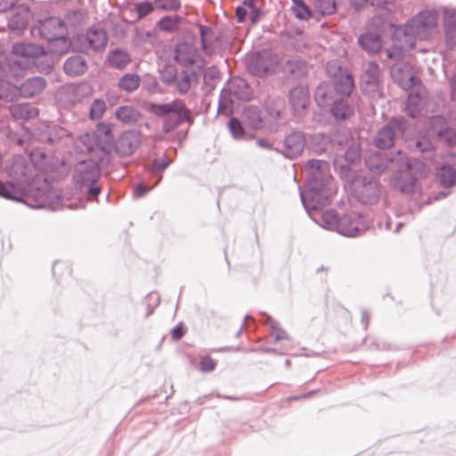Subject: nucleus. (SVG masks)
<instances>
[{
  "label": "nucleus",
  "mask_w": 456,
  "mask_h": 456,
  "mask_svg": "<svg viewBox=\"0 0 456 456\" xmlns=\"http://www.w3.org/2000/svg\"><path fill=\"white\" fill-rule=\"evenodd\" d=\"M328 167V162L321 159H310L306 164V186L300 191V200L308 215L329 203L327 185L330 176Z\"/></svg>",
  "instance_id": "nucleus-1"
},
{
  "label": "nucleus",
  "mask_w": 456,
  "mask_h": 456,
  "mask_svg": "<svg viewBox=\"0 0 456 456\" xmlns=\"http://www.w3.org/2000/svg\"><path fill=\"white\" fill-rule=\"evenodd\" d=\"M147 110L155 117L161 118V131L166 134L171 133L184 122L188 124V127L194 123L192 111L186 107L183 100L181 99H175L167 103L151 102ZM188 129L183 134L182 139L186 136Z\"/></svg>",
  "instance_id": "nucleus-2"
},
{
  "label": "nucleus",
  "mask_w": 456,
  "mask_h": 456,
  "mask_svg": "<svg viewBox=\"0 0 456 456\" xmlns=\"http://www.w3.org/2000/svg\"><path fill=\"white\" fill-rule=\"evenodd\" d=\"M104 161L103 157L97 159H89L78 162L73 174L76 190L85 193L89 200H94L102 191L97 183L101 177L100 164Z\"/></svg>",
  "instance_id": "nucleus-3"
},
{
  "label": "nucleus",
  "mask_w": 456,
  "mask_h": 456,
  "mask_svg": "<svg viewBox=\"0 0 456 456\" xmlns=\"http://www.w3.org/2000/svg\"><path fill=\"white\" fill-rule=\"evenodd\" d=\"M312 219L326 230L337 232L346 237H357L362 229L360 228L361 216L345 214L339 216L336 209H328L322 212L319 217L309 215Z\"/></svg>",
  "instance_id": "nucleus-4"
},
{
  "label": "nucleus",
  "mask_w": 456,
  "mask_h": 456,
  "mask_svg": "<svg viewBox=\"0 0 456 456\" xmlns=\"http://www.w3.org/2000/svg\"><path fill=\"white\" fill-rule=\"evenodd\" d=\"M12 53L27 61H31L40 73L49 74L53 69L55 52L47 53L44 46L33 43L16 42L12 46Z\"/></svg>",
  "instance_id": "nucleus-5"
},
{
  "label": "nucleus",
  "mask_w": 456,
  "mask_h": 456,
  "mask_svg": "<svg viewBox=\"0 0 456 456\" xmlns=\"http://www.w3.org/2000/svg\"><path fill=\"white\" fill-rule=\"evenodd\" d=\"M352 196L363 205H374L379 201L381 196V184L375 176L354 175L348 180Z\"/></svg>",
  "instance_id": "nucleus-6"
},
{
  "label": "nucleus",
  "mask_w": 456,
  "mask_h": 456,
  "mask_svg": "<svg viewBox=\"0 0 456 456\" xmlns=\"http://www.w3.org/2000/svg\"><path fill=\"white\" fill-rule=\"evenodd\" d=\"M66 26L60 18L49 17L45 19L39 27V34L45 39L51 47L52 52L62 55L70 47L71 42L65 35Z\"/></svg>",
  "instance_id": "nucleus-7"
},
{
  "label": "nucleus",
  "mask_w": 456,
  "mask_h": 456,
  "mask_svg": "<svg viewBox=\"0 0 456 456\" xmlns=\"http://www.w3.org/2000/svg\"><path fill=\"white\" fill-rule=\"evenodd\" d=\"M395 160L400 167H404L405 171H397L391 179L394 189L407 195L413 194L417 177L411 174L414 167H425V164L414 158L406 157L401 151H397Z\"/></svg>",
  "instance_id": "nucleus-8"
},
{
  "label": "nucleus",
  "mask_w": 456,
  "mask_h": 456,
  "mask_svg": "<svg viewBox=\"0 0 456 456\" xmlns=\"http://www.w3.org/2000/svg\"><path fill=\"white\" fill-rule=\"evenodd\" d=\"M201 74L200 69H183L181 72L175 67H168L160 71V81L167 86L173 87L183 95L189 92L193 84H197Z\"/></svg>",
  "instance_id": "nucleus-9"
},
{
  "label": "nucleus",
  "mask_w": 456,
  "mask_h": 456,
  "mask_svg": "<svg viewBox=\"0 0 456 456\" xmlns=\"http://www.w3.org/2000/svg\"><path fill=\"white\" fill-rule=\"evenodd\" d=\"M108 33L102 28H91L86 35H78L70 44L73 51L88 53L102 51L108 43Z\"/></svg>",
  "instance_id": "nucleus-10"
},
{
  "label": "nucleus",
  "mask_w": 456,
  "mask_h": 456,
  "mask_svg": "<svg viewBox=\"0 0 456 456\" xmlns=\"http://www.w3.org/2000/svg\"><path fill=\"white\" fill-rule=\"evenodd\" d=\"M361 159L362 150L360 144L351 141L347 144L343 155L339 156L337 154L334 159V167L338 170L341 180H348L355 175L353 167L358 166Z\"/></svg>",
  "instance_id": "nucleus-11"
},
{
  "label": "nucleus",
  "mask_w": 456,
  "mask_h": 456,
  "mask_svg": "<svg viewBox=\"0 0 456 456\" xmlns=\"http://www.w3.org/2000/svg\"><path fill=\"white\" fill-rule=\"evenodd\" d=\"M406 121L403 118H392L381 126L374 137V145L379 150H388L395 144L396 133H403Z\"/></svg>",
  "instance_id": "nucleus-12"
},
{
  "label": "nucleus",
  "mask_w": 456,
  "mask_h": 456,
  "mask_svg": "<svg viewBox=\"0 0 456 456\" xmlns=\"http://www.w3.org/2000/svg\"><path fill=\"white\" fill-rule=\"evenodd\" d=\"M246 68L252 76L265 77L272 73L273 69L272 53L267 50L254 53L248 58Z\"/></svg>",
  "instance_id": "nucleus-13"
},
{
  "label": "nucleus",
  "mask_w": 456,
  "mask_h": 456,
  "mask_svg": "<svg viewBox=\"0 0 456 456\" xmlns=\"http://www.w3.org/2000/svg\"><path fill=\"white\" fill-rule=\"evenodd\" d=\"M141 144V133L137 130H126L121 133L114 142L113 151L119 158L132 156Z\"/></svg>",
  "instance_id": "nucleus-14"
},
{
  "label": "nucleus",
  "mask_w": 456,
  "mask_h": 456,
  "mask_svg": "<svg viewBox=\"0 0 456 456\" xmlns=\"http://www.w3.org/2000/svg\"><path fill=\"white\" fill-rule=\"evenodd\" d=\"M7 175L16 183L24 184L32 177V169L25 157L14 155L5 167Z\"/></svg>",
  "instance_id": "nucleus-15"
},
{
  "label": "nucleus",
  "mask_w": 456,
  "mask_h": 456,
  "mask_svg": "<svg viewBox=\"0 0 456 456\" xmlns=\"http://www.w3.org/2000/svg\"><path fill=\"white\" fill-rule=\"evenodd\" d=\"M430 131L437 142L444 143L445 146H456V130L451 128L446 119L436 115L430 118Z\"/></svg>",
  "instance_id": "nucleus-16"
},
{
  "label": "nucleus",
  "mask_w": 456,
  "mask_h": 456,
  "mask_svg": "<svg viewBox=\"0 0 456 456\" xmlns=\"http://www.w3.org/2000/svg\"><path fill=\"white\" fill-rule=\"evenodd\" d=\"M437 24V13L435 11H422L411 20L410 27H406L404 37H411V34H416L420 37L421 34H426L429 30L436 28Z\"/></svg>",
  "instance_id": "nucleus-17"
},
{
  "label": "nucleus",
  "mask_w": 456,
  "mask_h": 456,
  "mask_svg": "<svg viewBox=\"0 0 456 456\" xmlns=\"http://www.w3.org/2000/svg\"><path fill=\"white\" fill-rule=\"evenodd\" d=\"M94 141L98 150L104 154V159H107V162H109L115 142L111 124L104 122L98 123L94 133Z\"/></svg>",
  "instance_id": "nucleus-18"
},
{
  "label": "nucleus",
  "mask_w": 456,
  "mask_h": 456,
  "mask_svg": "<svg viewBox=\"0 0 456 456\" xmlns=\"http://www.w3.org/2000/svg\"><path fill=\"white\" fill-rule=\"evenodd\" d=\"M328 73L334 79V90L341 97H348L353 92L354 83L353 76L340 66H329Z\"/></svg>",
  "instance_id": "nucleus-19"
},
{
  "label": "nucleus",
  "mask_w": 456,
  "mask_h": 456,
  "mask_svg": "<svg viewBox=\"0 0 456 456\" xmlns=\"http://www.w3.org/2000/svg\"><path fill=\"white\" fill-rule=\"evenodd\" d=\"M391 76L395 83L404 90L412 88L419 82L413 73V67L409 62L394 64L391 67Z\"/></svg>",
  "instance_id": "nucleus-20"
},
{
  "label": "nucleus",
  "mask_w": 456,
  "mask_h": 456,
  "mask_svg": "<svg viewBox=\"0 0 456 456\" xmlns=\"http://www.w3.org/2000/svg\"><path fill=\"white\" fill-rule=\"evenodd\" d=\"M380 69L376 61H369L361 76L362 89L364 93L375 96L380 91Z\"/></svg>",
  "instance_id": "nucleus-21"
},
{
  "label": "nucleus",
  "mask_w": 456,
  "mask_h": 456,
  "mask_svg": "<svg viewBox=\"0 0 456 456\" xmlns=\"http://www.w3.org/2000/svg\"><path fill=\"white\" fill-rule=\"evenodd\" d=\"M309 71L308 63L298 56H294L286 61L283 66V74L288 81L300 84Z\"/></svg>",
  "instance_id": "nucleus-22"
},
{
  "label": "nucleus",
  "mask_w": 456,
  "mask_h": 456,
  "mask_svg": "<svg viewBox=\"0 0 456 456\" xmlns=\"http://www.w3.org/2000/svg\"><path fill=\"white\" fill-rule=\"evenodd\" d=\"M305 145V134L300 131H295L285 137L282 150L276 151L282 153L287 159H293L302 154Z\"/></svg>",
  "instance_id": "nucleus-23"
},
{
  "label": "nucleus",
  "mask_w": 456,
  "mask_h": 456,
  "mask_svg": "<svg viewBox=\"0 0 456 456\" xmlns=\"http://www.w3.org/2000/svg\"><path fill=\"white\" fill-rule=\"evenodd\" d=\"M394 160L393 158L388 159L386 153L376 151L368 155L364 163L366 168L373 175L372 176L379 178L388 167V162Z\"/></svg>",
  "instance_id": "nucleus-24"
},
{
  "label": "nucleus",
  "mask_w": 456,
  "mask_h": 456,
  "mask_svg": "<svg viewBox=\"0 0 456 456\" xmlns=\"http://www.w3.org/2000/svg\"><path fill=\"white\" fill-rule=\"evenodd\" d=\"M358 44L369 55L376 54L382 48L381 36L377 31H366L358 37Z\"/></svg>",
  "instance_id": "nucleus-25"
},
{
  "label": "nucleus",
  "mask_w": 456,
  "mask_h": 456,
  "mask_svg": "<svg viewBox=\"0 0 456 456\" xmlns=\"http://www.w3.org/2000/svg\"><path fill=\"white\" fill-rule=\"evenodd\" d=\"M175 61L183 69H193L196 61V50L188 43L178 44L175 51Z\"/></svg>",
  "instance_id": "nucleus-26"
},
{
  "label": "nucleus",
  "mask_w": 456,
  "mask_h": 456,
  "mask_svg": "<svg viewBox=\"0 0 456 456\" xmlns=\"http://www.w3.org/2000/svg\"><path fill=\"white\" fill-rule=\"evenodd\" d=\"M69 136V132L58 125L47 126L39 134V141L51 146H56L61 141Z\"/></svg>",
  "instance_id": "nucleus-27"
},
{
  "label": "nucleus",
  "mask_w": 456,
  "mask_h": 456,
  "mask_svg": "<svg viewBox=\"0 0 456 456\" xmlns=\"http://www.w3.org/2000/svg\"><path fill=\"white\" fill-rule=\"evenodd\" d=\"M46 86V81L42 77L27 78L20 86V97L32 98L40 94Z\"/></svg>",
  "instance_id": "nucleus-28"
},
{
  "label": "nucleus",
  "mask_w": 456,
  "mask_h": 456,
  "mask_svg": "<svg viewBox=\"0 0 456 456\" xmlns=\"http://www.w3.org/2000/svg\"><path fill=\"white\" fill-rule=\"evenodd\" d=\"M330 113L337 121L346 120L354 114V108L346 100L336 98L330 105Z\"/></svg>",
  "instance_id": "nucleus-29"
},
{
  "label": "nucleus",
  "mask_w": 456,
  "mask_h": 456,
  "mask_svg": "<svg viewBox=\"0 0 456 456\" xmlns=\"http://www.w3.org/2000/svg\"><path fill=\"white\" fill-rule=\"evenodd\" d=\"M64 72L69 77H78L87 70L86 59L81 55H72L63 64Z\"/></svg>",
  "instance_id": "nucleus-30"
},
{
  "label": "nucleus",
  "mask_w": 456,
  "mask_h": 456,
  "mask_svg": "<svg viewBox=\"0 0 456 456\" xmlns=\"http://www.w3.org/2000/svg\"><path fill=\"white\" fill-rule=\"evenodd\" d=\"M314 101L321 108H325L336 99L335 92L332 86L328 83H321L314 92Z\"/></svg>",
  "instance_id": "nucleus-31"
},
{
  "label": "nucleus",
  "mask_w": 456,
  "mask_h": 456,
  "mask_svg": "<svg viewBox=\"0 0 456 456\" xmlns=\"http://www.w3.org/2000/svg\"><path fill=\"white\" fill-rule=\"evenodd\" d=\"M229 91L239 101L248 102L252 97L250 86L241 77H234L232 80Z\"/></svg>",
  "instance_id": "nucleus-32"
},
{
  "label": "nucleus",
  "mask_w": 456,
  "mask_h": 456,
  "mask_svg": "<svg viewBox=\"0 0 456 456\" xmlns=\"http://www.w3.org/2000/svg\"><path fill=\"white\" fill-rule=\"evenodd\" d=\"M107 61L112 68L123 69L131 62V56L126 49L115 48L109 51Z\"/></svg>",
  "instance_id": "nucleus-33"
},
{
  "label": "nucleus",
  "mask_w": 456,
  "mask_h": 456,
  "mask_svg": "<svg viewBox=\"0 0 456 456\" xmlns=\"http://www.w3.org/2000/svg\"><path fill=\"white\" fill-rule=\"evenodd\" d=\"M436 179L444 188H452L456 185V168L448 163L443 164L436 170Z\"/></svg>",
  "instance_id": "nucleus-34"
},
{
  "label": "nucleus",
  "mask_w": 456,
  "mask_h": 456,
  "mask_svg": "<svg viewBox=\"0 0 456 456\" xmlns=\"http://www.w3.org/2000/svg\"><path fill=\"white\" fill-rule=\"evenodd\" d=\"M29 16V8L25 5H20L8 20V27L11 30H23L28 22Z\"/></svg>",
  "instance_id": "nucleus-35"
},
{
  "label": "nucleus",
  "mask_w": 456,
  "mask_h": 456,
  "mask_svg": "<svg viewBox=\"0 0 456 456\" xmlns=\"http://www.w3.org/2000/svg\"><path fill=\"white\" fill-rule=\"evenodd\" d=\"M289 101L297 111L306 109L308 102L307 91L303 86H294L289 91Z\"/></svg>",
  "instance_id": "nucleus-36"
},
{
  "label": "nucleus",
  "mask_w": 456,
  "mask_h": 456,
  "mask_svg": "<svg viewBox=\"0 0 456 456\" xmlns=\"http://www.w3.org/2000/svg\"><path fill=\"white\" fill-rule=\"evenodd\" d=\"M9 110L15 119H29L38 115V110L28 102L12 104Z\"/></svg>",
  "instance_id": "nucleus-37"
},
{
  "label": "nucleus",
  "mask_w": 456,
  "mask_h": 456,
  "mask_svg": "<svg viewBox=\"0 0 456 456\" xmlns=\"http://www.w3.org/2000/svg\"><path fill=\"white\" fill-rule=\"evenodd\" d=\"M445 41L449 48H456V12H446L444 17Z\"/></svg>",
  "instance_id": "nucleus-38"
},
{
  "label": "nucleus",
  "mask_w": 456,
  "mask_h": 456,
  "mask_svg": "<svg viewBox=\"0 0 456 456\" xmlns=\"http://www.w3.org/2000/svg\"><path fill=\"white\" fill-rule=\"evenodd\" d=\"M244 118L248 125L253 129H261L264 126V118L261 110L257 106H248L244 109Z\"/></svg>",
  "instance_id": "nucleus-39"
},
{
  "label": "nucleus",
  "mask_w": 456,
  "mask_h": 456,
  "mask_svg": "<svg viewBox=\"0 0 456 456\" xmlns=\"http://www.w3.org/2000/svg\"><path fill=\"white\" fill-rule=\"evenodd\" d=\"M116 118L124 124L134 125L137 123L141 115L134 107L128 105L119 106L115 112Z\"/></svg>",
  "instance_id": "nucleus-40"
},
{
  "label": "nucleus",
  "mask_w": 456,
  "mask_h": 456,
  "mask_svg": "<svg viewBox=\"0 0 456 456\" xmlns=\"http://www.w3.org/2000/svg\"><path fill=\"white\" fill-rule=\"evenodd\" d=\"M20 97V90L19 86L6 81L0 80V101L12 102Z\"/></svg>",
  "instance_id": "nucleus-41"
},
{
  "label": "nucleus",
  "mask_w": 456,
  "mask_h": 456,
  "mask_svg": "<svg viewBox=\"0 0 456 456\" xmlns=\"http://www.w3.org/2000/svg\"><path fill=\"white\" fill-rule=\"evenodd\" d=\"M23 192L12 182H0V197L14 201H22Z\"/></svg>",
  "instance_id": "nucleus-42"
},
{
  "label": "nucleus",
  "mask_w": 456,
  "mask_h": 456,
  "mask_svg": "<svg viewBox=\"0 0 456 456\" xmlns=\"http://www.w3.org/2000/svg\"><path fill=\"white\" fill-rule=\"evenodd\" d=\"M141 78L135 73H126L122 76L118 83L119 90L133 93L140 86Z\"/></svg>",
  "instance_id": "nucleus-43"
},
{
  "label": "nucleus",
  "mask_w": 456,
  "mask_h": 456,
  "mask_svg": "<svg viewBox=\"0 0 456 456\" xmlns=\"http://www.w3.org/2000/svg\"><path fill=\"white\" fill-rule=\"evenodd\" d=\"M50 154L42 148H34L29 153V159L34 167L39 170H45L49 164Z\"/></svg>",
  "instance_id": "nucleus-44"
},
{
  "label": "nucleus",
  "mask_w": 456,
  "mask_h": 456,
  "mask_svg": "<svg viewBox=\"0 0 456 456\" xmlns=\"http://www.w3.org/2000/svg\"><path fill=\"white\" fill-rule=\"evenodd\" d=\"M227 126L235 140H248L253 138L252 136L248 137L242 122L236 117L230 118Z\"/></svg>",
  "instance_id": "nucleus-45"
},
{
  "label": "nucleus",
  "mask_w": 456,
  "mask_h": 456,
  "mask_svg": "<svg viewBox=\"0 0 456 456\" xmlns=\"http://www.w3.org/2000/svg\"><path fill=\"white\" fill-rule=\"evenodd\" d=\"M414 149L421 153L425 159H430L434 156L435 149L431 142L425 137L419 138L414 142Z\"/></svg>",
  "instance_id": "nucleus-46"
},
{
  "label": "nucleus",
  "mask_w": 456,
  "mask_h": 456,
  "mask_svg": "<svg viewBox=\"0 0 456 456\" xmlns=\"http://www.w3.org/2000/svg\"><path fill=\"white\" fill-rule=\"evenodd\" d=\"M293 5L291 6V11L296 16V18L301 20H307L311 15V9L305 3L304 0H291Z\"/></svg>",
  "instance_id": "nucleus-47"
},
{
  "label": "nucleus",
  "mask_w": 456,
  "mask_h": 456,
  "mask_svg": "<svg viewBox=\"0 0 456 456\" xmlns=\"http://www.w3.org/2000/svg\"><path fill=\"white\" fill-rule=\"evenodd\" d=\"M181 18L177 15L164 16L159 22L158 27L160 30L165 32H174L178 29Z\"/></svg>",
  "instance_id": "nucleus-48"
},
{
  "label": "nucleus",
  "mask_w": 456,
  "mask_h": 456,
  "mask_svg": "<svg viewBox=\"0 0 456 456\" xmlns=\"http://www.w3.org/2000/svg\"><path fill=\"white\" fill-rule=\"evenodd\" d=\"M415 45V41L412 37H406L405 44L400 46H393L387 50V56L390 60L399 61L403 56V48L411 49Z\"/></svg>",
  "instance_id": "nucleus-49"
},
{
  "label": "nucleus",
  "mask_w": 456,
  "mask_h": 456,
  "mask_svg": "<svg viewBox=\"0 0 456 456\" xmlns=\"http://www.w3.org/2000/svg\"><path fill=\"white\" fill-rule=\"evenodd\" d=\"M220 79L219 70L216 67H209L203 75L204 86L208 90H214L216 86V82Z\"/></svg>",
  "instance_id": "nucleus-50"
},
{
  "label": "nucleus",
  "mask_w": 456,
  "mask_h": 456,
  "mask_svg": "<svg viewBox=\"0 0 456 456\" xmlns=\"http://www.w3.org/2000/svg\"><path fill=\"white\" fill-rule=\"evenodd\" d=\"M314 7L316 11L323 16L331 15L337 11L335 0H315Z\"/></svg>",
  "instance_id": "nucleus-51"
},
{
  "label": "nucleus",
  "mask_w": 456,
  "mask_h": 456,
  "mask_svg": "<svg viewBox=\"0 0 456 456\" xmlns=\"http://www.w3.org/2000/svg\"><path fill=\"white\" fill-rule=\"evenodd\" d=\"M105 110V102L102 99H95L90 106L89 117L92 120H98L102 117Z\"/></svg>",
  "instance_id": "nucleus-52"
},
{
  "label": "nucleus",
  "mask_w": 456,
  "mask_h": 456,
  "mask_svg": "<svg viewBox=\"0 0 456 456\" xmlns=\"http://www.w3.org/2000/svg\"><path fill=\"white\" fill-rule=\"evenodd\" d=\"M155 5L153 1H142L135 4L134 12L136 13V20H141L153 12Z\"/></svg>",
  "instance_id": "nucleus-53"
},
{
  "label": "nucleus",
  "mask_w": 456,
  "mask_h": 456,
  "mask_svg": "<svg viewBox=\"0 0 456 456\" xmlns=\"http://www.w3.org/2000/svg\"><path fill=\"white\" fill-rule=\"evenodd\" d=\"M171 163L172 160L167 159L166 155L162 158H155L151 161V170L154 174H160L168 167Z\"/></svg>",
  "instance_id": "nucleus-54"
},
{
  "label": "nucleus",
  "mask_w": 456,
  "mask_h": 456,
  "mask_svg": "<svg viewBox=\"0 0 456 456\" xmlns=\"http://www.w3.org/2000/svg\"><path fill=\"white\" fill-rule=\"evenodd\" d=\"M155 8L170 12L177 11L181 7V2L179 0H153Z\"/></svg>",
  "instance_id": "nucleus-55"
},
{
  "label": "nucleus",
  "mask_w": 456,
  "mask_h": 456,
  "mask_svg": "<svg viewBox=\"0 0 456 456\" xmlns=\"http://www.w3.org/2000/svg\"><path fill=\"white\" fill-rule=\"evenodd\" d=\"M14 56L15 55L11 52V54L5 58L6 64L10 70L16 72L26 69L28 65L22 61L15 60Z\"/></svg>",
  "instance_id": "nucleus-56"
},
{
  "label": "nucleus",
  "mask_w": 456,
  "mask_h": 456,
  "mask_svg": "<svg viewBox=\"0 0 456 456\" xmlns=\"http://www.w3.org/2000/svg\"><path fill=\"white\" fill-rule=\"evenodd\" d=\"M199 29H200L201 47H202V49L205 50L208 48V42L209 39V36H213V34H214L213 29L209 26L202 25V24L199 25Z\"/></svg>",
  "instance_id": "nucleus-57"
},
{
  "label": "nucleus",
  "mask_w": 456,
  "mask_h": 456,
  "mask_svg": "<svg viewBox=\"0 0 456 456\" xmlns=\"http://www.w3.org/2000/svg\"><path fill=\"white\" fill-rule=\"evenodd\" d=\"M216 366V362L209 355H205L200 359V370L202 372L213 371L215 370Z\"/></svg>",
  "instance_id": "nucleus-58"
},
{
  "label": "nucleus",
  "mask_w": 456,
  "mask_h": 456,
  "mask_svg": "<svg viewBox=\"0 0 456 456\" xmlns=\"http://www.w3.org/2000/svg\"><path fill=\"white\" fill-rule=\"evenodd\" d=\"M369 4L380 10H384L387 12L392 11V2L391 0H369Z\"/></svg>",
  "instance_id": "nucleus-59"
},
{
  "label": "nucleus",
  "mask_w": 456,
  "mask_h": 456,
  "mask_svg": "<svg viewBox=\"0 0 456 456\" xmlns=\"http://www.w3.org/2000/svg\"><path fill=\"white\" fill-rule=\"evenodd\" d=\"M56 199L61 204V208H67L69 209H77V208H85L84 202L81 201L80 200H76L75 201H72V202H70L69 204H66V203L63 202V197L62 196L57 195Z\"/></svg>",
  "instance_id": "nucleus-60"
},
{
  "label": "nucleus",
  "mask_w": 456,
  "mask_h": 456,
  "mask_svg": "<svg viewBox=\"0 0 456 456\" xmlns=\"http://www.w3.org/2000/svg\"><path fill=\"white\" fill-rule=\"evenodd\" d=\"M250 10V20L252 24H256L265 15L264 11L257 5L252 7Z\"/></svg>",
  "instance_id": "nucleus-61"
},
{
  "label": "nucleus",
  "mask_w": 456,
  "mask_h": 456,
  "mask_svg": "<svg viewBox=\"0 0 456 456\" xmlns=\"http://www.w3.org/2000/svg\"><path fill=\"white\" fill-rule=\"evenodd\" d=\"M146 305H151L153 308L157 307L160 302V297L156 292H150L144 298Z\"/></svg>",
  "instance_id": "nucleus-62"
},
{
  "label": "nucleus",
  "mask_w": 456,
  "mask_h": 456,
  "mask_svg": "<svg viewBox=\"0 0 456 456\" xmlns=\"http://www.w3.org/2000/svg\"><path fill=\"white\" fill-rule=\"evenodd\" d=\"M184 333H185V330H184L183 323L177 324L171 330V335H172L173 339H175V340L181 339L184 336Z\"/></svg>",
  "instance_id": "nucleus-63"
},
{
  "label": "nucleus",
  "mask_w": 456,
  "mask_h": 456,
  "mask_svg": "<svg viewBox=\"0 0 456 456\" xmlns=\"http://www.w3.org/2000/svg\"><path fill=\"white\" fill-rule=\"evenodd\" d=\"M149 191H150V188L147 187L145 184L139 183L134 189V197L141 198V197L144 196Z\"/></svg>",
  "instance_id": "nucleus-64"
}]
</instances>
